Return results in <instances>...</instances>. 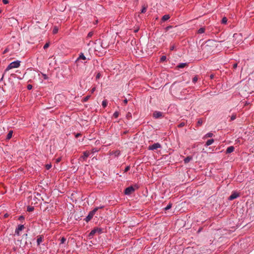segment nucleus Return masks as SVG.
<instances>
[{
  "mask_svg": "<svg viewBox=\"0 0 254 254\" xmlns=\"http://www.w3.org/2000/svg\"><path fill=\"white\" fill-rule=\"evenodd\" d=\"M7 215L6 214L4 215V217H7Z\"/></svg>",
  "mask_w": 254,
  "mask_h": 254,
  "instance_id": "4d7b16f0",
  "label": "nucleus"
},
{
  "mask_svg": "<svg viewBox=\"0 0 254 254\" xmlns=\"http://www.w3.org/2000/svg\"><path fill=\"white\" fill-rule=\"evenodd\" d=\"M90 98V95H87V96L84 97L82 99L83 102H87L89 99Z\"/></svg>",
  "mask_w": 254,
  "mask_h": 254,
  "instance_id": "4be33fe9",
  "label": "nucleus"
},
{
  "mask_svg": "<svg viewBox=\"0 0 254 254\" xmlns=\"http://www.w3.org/2000/svg\"><path fill=\"white\" fill-rule=\"evenodd\" d=\"M83 139H84L83 138L81 139V140H80V139H79V141H80V142H82V141H83Z\"/></svg>",
  "mask_w": 254,
  "mask_h": 254,
  "instance_id": "5fc2aeb1",
  "label": "nucleus"
},
{
  "mask_svg": "<svg viewBox=\"0 0 254 254\" xmlns=\"http://www.w3.org/2000/svg\"><path fill=\"white\" fill-rule=\"evenodd\" d=\"M49 45H50L49 43H46L43 47V49L44 50L46 49L47 48H48L49 47Z\"/></svg>",
  "mask_w": 254,
  "mask_h": 254,
  "instance_id": "473e14b6",
  "label": "nucleus"
},
{
  "mask_svg": "<svg viewBox=\"0 0 254 254\" xmlns=\"http://www.w3.org/2000/svg\"><path fill=\"white\" fill-rule=\"evenodd\" d=\"M42 74V75L43 77V78L45 79V80H48L49 79V77L45 73H41Z\"/></svg>",
  "mask_w": 254,
  "mask_h": 254,
  "instance_id": "cd10ccee",
  "label": "nucleus"
},
{
  "mask_svg": "<svg viewBox=\"0 0 254 254\" xmlns=\"http://www.w3.org/2000/svg\"><path fill=\"white\" fill-rule=\"evenodd\" d=\"M130 169V166H127L126 167V168L125 169V170H124V172H127Z\"/></svg>",
  "mask_w": 254,
  "mask_h": 254,
  "instance_id": "c9c22d12",
  "label": "nucleus"
},
{
  "mask_svg": "<svg viewBox=\"0 0 254 254\" xmlns=\"http://www.w3.org/2000/svg\"><path fill=\"white\" fill-rule=\"evenodd\" d=\"M148 7V5L147 4H143L142 6V8L141 9V13H144L146 12L147 9Z\"/></svg>",
  "mask_w": 254,
  "mask_h": 254,
  "instance_id": "ddd939ff",
  "label": "nucleus"
},
{
  "mask_svg": "<svg viewBox=\"0 0 254 254\" xmlns=\"http://www.w3.org/2000/svg\"><path fill=\"white\" fill-rule=\"evenodd\" d=\"M27 211H28V212H31V211H33V210H34V207H32V206H28V207H27Z\"/></svg>",
  "mask_w": 254,
  "mask_h": 254,
  "instance_id": "c756f323",
  "label": "nucleus"
},
{
  "mask_svg": "<svg viewBox=\"0 0 254 254\" xmlns=\"http://www.w3.org/2000/svg\"><path fill=\"white\" fill-rule=\"evenodd\" d=\"M20 65V61H13L11 63H10L6 67V68L5 69L4 72H6V71H8L9 70L14 68H17Z\"/></svg>",
  "mask_w": 254,
  "mask_h": 254,
  "instance_id": "f03ea898",
  "label": "nucleus"
},
{
  "mask_svg": "<svg viewBox=\"0 0 254 254\" xmlns=\"http://www.w3.org/2000/svg\"><path fill=\"white\" fill-rule=\"evenodd\" d=\"M32 85L31 84H28L27 86V88L28 90H31L32 88Z\"/></svg>",
  "mask_w": 254,
  "mask_h": 254,
  "instance_id": "4c0bfd02",
  "label": "nucleus"
},
{
  "mask_svg": "<svg viewBox=\"0 0 254 254\" xmlns=\"http://www.w3.org/2000/svg\"><path fill=\"white\" fill-rule=\"evenodd\" d=\"M187 63H180L178 65H177V67L179 68H184L185 66H186L187 65Z\"/></svg>",
  "mask_w": 254,
  "mask_h": 254,
  "instance_id": "a211bd4d",
  "label": "nucleus"
},
{
  "mask_svg": "<svg viewBox=\"0 0 254 254\" xmlns=\"http://www.w3.org/2000/svg\"><path fill=\"white\" fill-rule=\"evenodd\" d=\"M127 102H128V100L127 99V98H125L124 100H123V103L125 104H127Z\"/></svg>",
  "mask_w": 254,
  "mask_h": 254,
  "instance_id": "a18cd8bd",
  "label": "nucleus"
},
{
  "mask_svg": "<svg viewBox=\"0 0 254 254\" xmlns=\"http://www.w3.org/2000/svg\"><path fill=\"white\" fill-rule=\"evenodd\" d=\"M58 30H59V29H58V27L55 26L53 29V33L54 34H57L58 32Z\"/></svg>",
  "mask_w": 254,
  "mask_h": 254,
  "instance_id": "412c9836",
  "label": "nucleus"
},
{
  "mask_svg": "<svg viewBox=\"0 0 254 254\" xmlns=\"http://www.w3.org/2000/svg\"><path fill=\"white\" fill-rule=\"evenodd\" d=\"M81 134L80 133H76V134H75V137L76 138H77V137H78L79 136H81Z\"/></svg>",
  "mask_w": 254,
  "mask_h": 254,
  "instance_id": "c03bdc74",
  "label": "nucleus"
},
{
  "mask_svg": "<svg viewBox=\"0 0 254 254\" xmlns=\"http://www.w3.org/2000/svg\"><path fill=\"white\" fill-rule=\"evenodd\" d=\"M103 207H104V206L102 205L99 207H96L95 208H97V210H98L99 209H101V208H103Z\"/></svg>",
  "mask_w": 254,
  "mask_h": 254,
  "instance_id": "de8ad7c7",
  "label": "nucleus"
},
{
  "mask_svg": "<svg viewBox=\"0 0 254 254\" xmlns=\"http://www.w3.org/2000/svg\"><path fill=\"white\" fill-rule=\"evenodd\" d=\"M87 60H89V59H87L83 53H80L79 54L78 57L75 60L74 64L77 66H80L81 64L85 65L87 63Z\"/></svg>",
  "mask_w": 254,
  "mask_h": 254,
  "instance_id": "f257e3e1",
  "label": "nucleus"
},
{
  "mask_svg": "<svg viewBox=\"0 0 254 254\" xmlns=\"http://www.w3.org/2000/svg\"><path fill=\"white\" fill-rule=\"evenodd\" d=\"M97 208H94L93 210L90 211L89 213H88V215L84 219L85 221L86 222H89L93 217L94 215H95V214L97 212Z\"/></svg>",
  "mask_w": 254,
  "mask_h": 254,
  "instance_id": "423d86ee",
  "label": "nucleus"
},
{
  "mask_svg": "<svg viewBox=\"0 0 254 254\" xmlns=\"http://www.w3.org/2000/svg\"><path fill=\"white\" fill-rule=\"evenodd\" d=\"M175 45H171L170 48V51H173L175 49Z\"/></svg>",
  "mask_w": 254,
  "mask_h": 254,
  "instance_id": "58836bf2",
  "label": "nucleus"
},
{
  "mask_svg": "<svg viewBox=\"0 0 254 254\" xmlns=\"http://www.w3.org/2000/svg\"><path fill=\"white\" fill-rule=\"evenodd\" d=\"M235 148L233 146H230L227 147L226 150V154H229L234 151Z\"/></svg>",
  "mask_w": 254,
  "mask_h": 254,
  "instance_id": "9b49d317",
  "label": "nucleus"
},
{
  "mask_svg": "<svg viewBox=\"0 0 254 254\" xmlns=\"http://www.w3.org/2000/svg\"><path fill=\"white\" fill-rule=\"evenodd\" d=\"M184 160L185 161V164L188 163L190 161V160Z\"/></svg>",
  "mask_w": 254,
  "mask_h": 254,
  "instance_id": "09e8293b",
  "label": "nucleus"
},
{
  "mask_svg": "<svg viewBox=\"0 0 254 254\" xmlns=\"http://www.w3.org/2000/svg\"><path fill=\"white\" fill-rule=\"evenodd\" d=\"M83 155L82 156V157H83L82 159H85V158H87L88 157H92V159H95L96 158L95 156H94V157H92V156H90L91 153L88 151H84L83 152Z\"/></svg>",
  "mask_w": 254,
  "mask_h": 254,
  "instance_id": "9d476101",
  "label": "nucleus"
},
{
  "mask_svg": "<svg viewBox=\"0 0 254 254\" xmlns=\"http://www.w3.org/2000/svg\"><path fill=\"white\" fill-rule=\"evenodd\" d=\"M138 189V186L137 185H135L133 187L130 186L127 188L124 191V193L126 195H130L132 192H133L136 190Z\"/></svg>",
  "mask_w": 254,
  "mask_h": 254,
  "instance_id": "20e7f679",
  "label": "nucleus"
},
{
  "mask_svg": "<svg viewBox=\"0 0 254 254\" xmlns=\"http://www.w3.org/2000/svg\"><path fill=\"white\" fill-rule=\"evenodd\" d=\"M2 2L4 4H6L8 3L9 1L8 0H2Z\"/></svg>",
  "mask_w": 254,
  "mask_h": 254,
  "instance_id": "a19ab883",
  "label": "nucleus"
},
{
  "mask_svg": "<svg viewBox=\"0 0 254 254\" xmlns=\"http://www.w3.org/2000/svg\"><path fill=\"white\" fill-rule=\"evenodd\" d=\"M95 90H96V87H95L92 88L91 89V91H90L91 93H93L94 92V91H95Z\"/></svg>",
  "mask_w": 254,
  "mask_h": 254,
  "instance_id": "37998d69",
  "label": "nucleus"
},
{
  "mask_svg": "<svg viewBox=\"0 0 254 254\" xmlns=\"http://www.w3.org/2000/svg\"><path fill=\"white\" fill-rule=\"evenodd\" d=\"M24 219V217L23 216H20L19 218V220H21V219Z\"/></svg>",
  "mask_w": 254,
  "mask_h": 254,
  "instance_id": "603ef678",
  "label": "nucleus"
},
{
  "mask_svg": "<svg viewBox=\"0 0 254 254\" xmlns=\"http://www.w3.org/2000/svg\"><path fill=\"white\" fill-rule=\"evenodd\" d=\"M3 76H4V74H2L1 77L0 78V81H1L3 80Z\"/></svg>",
  "mask_w": 254,
  "mask_h": 254,
  "instance_id": "3c124183",
  "label": "nucleus"
},
{
  "mask_svg": "<svg viewBox=\"0 0 254 254\" xmlns=\"http://www.w3.org/2000/svg\"><path fill=\"white\" fill-rule=\"evenodd\" d=\"M205 31V27H201L199 29H198L197 33L198 34H203Z\"/></svg>",
  "mask_w": 254,
  "mask_h": 254,
  "instance_id": "dca6fc26",
  "label": "nucleus"
},
{
  "mask_svg": "<svg viewBox=\"0 0 254 254\" xmlns=\"http://www.w3.org/2000/svg\"><path fill=\"white\" fill-rule=\"evenodd\" d=\"M9 51V49L8 48H6L3 52V54H6L7 52H8Z\"/></svg>",
  "mask_w": 254,
  "mask_h": 254,
  "instance_id": "79ce46f5",
  "label": "nucleus"
},
{
  "mask_svg": "<svg viewBox=\"0 0 254 254\" xmlns=\"http://www.w3.org/2000/svg\"><path fill=\"white\" fill-rule=\"evenodd\" d=\"M43 238L42 236H39L37 239V244L38 246H39L41 243L43 241Z\"/></svg>",
  "mask_w": 254,
  "mask_h": 254,
  "instance_id": "4468645a",
  "label": "nucleus"
},
{
  "mask_svg": "<svg viewBox=\"0 0 254 254\" xmlns=\"http://www.w3.org/2000/svg\"><path fill=\"white\" fill-rule=\"evenodd\" d=\"M12 133H13V131L12 130H10L8 133H7V135H6V140H9L10 139L12 136Z\"/></svg>",
  "mask_w": 254,
  "mask_h": 254,
  "instance_id": "f3484780",
  "label": "nucleus"
},
{
  "mask_svg": "<svg viewBox=\"0 0 254 254\" xmlns=\"http://www.w3.org/2000/svg\"><path fill=\"white\" fill-rule=\"evenodd\" d=\"M93 33L92 32H90L88 33V35H87V37L88 38H90L92 36Z\"/></svg>",
  "mask_w": 254,
  "mask_h": 254,
  "instance_id": "f704fd0d",
  "label": "nucleus"
},
{
  "mask_svg": "<svg viewBox=\"0 0 254 254\" xmlns=\"http://www.w3.org/2000/svg\"><path fill=\"white\" fill-rule=\"evenodd\" d=\"M185 159H192V158H191V157L190 156H187Z\"/></svg>",
  "mask_w": 254,
  "mask_h": 254,
  "instance_id": "864d4df0",
  "label": "nucleus"
},
{
  "mask_svg": "<svg viewBox=\"0 0 254 254\" xmlns=\"http://www.w3.org/2000/svg\"><path fill=\"white\" fill-rule=\"evenodd\" d=\"M119 116V112L118 111H116L114 112V114H113V117L115 118H117Z\"/></svg>",
  "mask_w": 254,
  "mask_h": 254,
  "instance_id": "a878e982",
  "label": "nucleus"
},
{
  "mask_svg": "<svg viewBox=\"0 0 254 254\" xmlns=\"http://www.w3.org/2000/svg\"><path fill=\"white\" fill-rule=\"evenodd\" d=\"M202 123H203V121H202V119H199L197 122L196 126L199 127V126H201L202 124Z\"/></svg>",
  "mask_w": 254,
  "mask_h": 254,
  "instance_id": "aec40b11",
  "label": "nucleus"
},
{
  "mask_svg": "<svg viewBox=\"0 0 254 254\" xmlns=\"http://www.w3.org/2000/svg\"><path fill=\"white\" fill-rule=\"evenodd\" d=\"M239 196V194L236 192L234 191L232 192V193L231 194V195L229 197V200H232L235 198H237Z\"/></svg>",
  "mask_w": 254,
  "mask_h": 254,
  "instance_id": "6e6552de",
  "label": "nucleus"
},
{
  "mask_svg": "<svg viewBox=\"0 0 254 254\" xmlns=\"http://www.w3.org/2000/svg\"><path fill=\"white\" fill-rule=\"evenodd\" d=\"M57 160V162H60V161L61 160L58 159V160Z\"/></svg>",
  "mask_w": 254,
  "mask_h": 254,
  "instance_id": "6e6d98bb",
  "label": "nucleus"
},
{
  "mask_svg": "<svg viewBox=\"0 0 254 254\" xmlns=\"http://www.w3.org/2000/svg\"><path fill=\"white\" fill-rule=\"evenodd\" d=\"M213 135V134L212 132H208L205 134V136L207 137H211Z\"/></svg>",
  "mask_w": 254,
  "mask_h": 254,
  "instance_id": "393cba45",
  "label": "nucleus"
},
{
  "mask_svg": "<svg viewBox=\"0 0 254 254\" xmlns=\"http://www.w3.org/2000/svg\"><path fill=\"white\" fill-rule=\"evenodd\" d=\"M227 22V18L226 17H224L221 20L222 24H226Z\"/></svg>",
  "mask_w": 254,
  "mask_h": 254,
  "instance_id": "5701e85b",
  "label": "nucleus"
},
{
  "mask_svg": "<svg viewBox=\"0 0 254 254\" xmlns=\"http://www.w3.org/2000/svg\"><path fill=\"white\" fill-rule=\"evenodd\" d=\"M24 227L23 225H19L15 229V234L19 236L20 235V232L22 231L24 229Z\"/></svg>",
  "mask_w": 254,
  "mask_h": 254,
  "instance_id": "0eeeda50",
  "label": "nucleus"
},
{
  "mask_svg": "<svg viewBox=\"0 0 254 254\" xmlns=\"http://www.w3.org/2000/svg\"><path fill=\"white\" fill-rule=\"evenodd\" d=\"M101 233H102V229L98 227L95 228L92 230L90 232L88 235V237L89 238H92L96 233L100 234Z\"/></svg>",
  "mask_w": 254,
  "mask_h": 254,
  "instance_id": "39448f33",
  "label": "nucleus"
},
{
  "mask_svg": "<svg viewBox=\"0 0 254 254\" xmlns=\"http://www.w3.org/2000/svg\"><path fill=\"white\" fill-rule=\"evenodd\" d=\"M198 80V77H197V75H195V76H194L192 79V81L193 83H195Z\"/></svg>",
  "mask_w": 254,
  "mask_h": 254,
  "instance_id": "b1692460",
  "label": "nucleus"
},
{
  "mask_svg": "<svg viewBox=\"0 0 254 254\" xmlns=\"http://www.w3.org/2000/svg\"><path fill=\"white\" fill-rule=\"evenodd\" d=\"M236 114H233L231 117V121H234L236 119Z\"/></svg>",
  "mask_w": 254,
  "mask_h": 254,
  "instance_id": "c85d7f7f",
  "label": "nucleus"
},
{
  "mask_svg": "<svg viewBox=\"0 0 254 254\" xmlns=\"http://www.w3.org/2000/svg\"><path fill=\"white\" fill-rule=\"evenodd\" d=\"M214 141L213 139H208L205 143V146L206 147H208V146L211 145Z\"/></svg>",
  "mask_w": 254,
  "mask_h": 254,
  "instance_id": "f8f14e48",
  "label": "nucleus"
},
{
  "mask_svg": "<svg viewBox=\"0 0 254 254\" xmlns=\"http://www.w3.org/2000/svg\"><path fill=\"white\" fill-rule=\"evenodd\" d=\"M1 13V10H0V13Z\"/></svg>",
  "mask_w": 254,
  "mask_h": 254,
  "instance_id": "13d9d810",
  "label": "nucleus"
},
{
  "mask_svg": "<svg viewBox=\"0 0 254 254\" xmlns=\"http://www.w3.org/2000/svg\"><path fill=\"white\" fill-rule=\"evenodd\" d=\"M108 102L106 100H104L102 101V105L104 108H105L107 106Z\"/></svg>",
  "mask_w": 254,
  "mask_h": 254,
  "instance_id": "6ab92c4d",
  "label": "nucleus"
},
{
  "mask_svg": "<svg viewBox=\"0 0 254 254\" xmlns=\"http://www.w3.org/2000/svg\"><path fill=\"white\" fill-rule=\"evenodd\" d=\"M172 207V204L171 203L168 204L166 207L165 208V210H169Z\"/></svg>",
  "mask_w": 254,
  "mask_h": 254,
  "instance_id": "2f4dec72",
  "label": "nucleus"
},
{
  "mask_svg": "<svg viewBox=\"0 0 254 254\" xmlns=\"http://www.w3.org/2000/svg\"><path fill=\"white\" fill-rule=\"evenodd\" d=\"M185 126V122H181L178 125V127L179 128Z\"/></svg>",
  "mask_w": 254,
  "mask_h": 254,
  "instance_id": "bb28decb",
  "label": "nucleus"
},
{
  "mask_svg": "<svg viewBox=\"0 0 254 254\" xmlns=\"http://www.w3.org/2000/svg\"><path fill=\"white\" fill-rule=\"evenodd\" d=\"M101 76V75L100 73H98L96 76V79H99Z\"/></svg>",
  "mask_w": 254,
  "mask_h": 254,
  "instance_id": "e433bc0d",
  "label": "nucleus"
},
{
  "mask_svg": "<svg viewBox=\"0 0 254 254\" xmlns=\"http://www.w3.org/2000/svg\"><path fill=\"white\" fill-rule=\"evenodd\" d=\"M170 18V16L169 14H165L163 15L162 17V21H165L168 20Z\"/></svg>",
  "mask_w": 254,
  "mask_h": 254,
  "instance_id": "2eb2a0df",
  "label": "nucleus"
},
{
  "mask_svg": "<svg viewBox=\"0 0 254 254\" xmlns=\"http://www.w3.org/2000/svg\"><path fill=\"white\" fill-rule=\"evenodd\" d=\"M153 117L155 119H158L162 117V113L160 111H155L153 114Z\"/></svg>",
  "mask_w": 254,
  "mask_h": 254,
  "instance_id": "1a4fd4ad",
  "label": "nucleus"
},
{
  "mask_svg": "<svg viewBox=\"0 0 254 254\" xmlns=\"http://www.w3.org/2000/svg\"><path fill=\"white\" fill-rule=\"evenodd\" d=\"M166 60V57L165 56H162L160 58L161 62H164Z\"/></svg>",
  "mask_w": 254,
  "mask_h": 254,
  "instance_id": "7c9ffc66",
  "label": "nucleus"
},
{
  "mask_svg": "<svg viewBox=\"0 0 254 254\" xmlns=\"http://www.w3.org/2000/svg\"><path fill=\"white\" fill-rule=\"evenodd\" d=\"M209 77L211 79H212L214 78V74H211L210 75H209Z\"/></svg>",
  "mask_w": 254,
  "mask_h": 254,
  "instance_id": "49530a36",
  "label": "nucleus"
},
{
  "mask_svg": "<svg viewBox=\"0 0 254 254\" xmlns=\"http://www.w3.org/2000/svg\"><path fill=\"white\" fill-rule=\"evenodd\" d=\"M66 241V239L64 237H63L61 240V244H64Z\"/></svg>",
  "mask_w": 254,
  "mask_h": 254,
  "instance_id": "72a5a7b5",
  "label": "nucleus"
},
{
  "mask_svg": "<svg viewBox=\"0 0 254 254\" xmlns=\"http://www.w3.org/2000/svg\"><path fill=\"white\" fill-rule=\"evenodd\" d=\"M52 167V165L51 164H47L46 166V169L49 170Z\"/></svg>",
  "mask_w": 254,
  "mask_h": 254,
  "instance_id": "ea45409f",
  "label": "nucleus"
},
{
  "mask_svg": "<svg viewBox=\"0 0 254 254\" xmlns=\"http://www.w3.org/2000/svg\"><path fill=\"white\" fill-rule=\"evenodd\" d=\"M237 67V64H233V67L236 68Z\"/></svg>",
  "mask_w": 254,
  "mask_h": 254,
  "instance_id": "8fccbe9b",
  "label": "nucleus"
},
{
  "mask_svg": "<svg viewBox=\"0 0 254 254\" xmlns=\"http://www.w3.org/2000/svg\"><path fill=\"white\" fill-rule=\"evenodd\" d=\"M162 147L161 144L159 142H156L152 144L149 145L147 149L149 150L154 151H158L159 149H162Z\"/></svg>",
  "mask_w": 254,
  "mask_h": 254,
  "instance_id": "7ed1b4c3",
  "label": "nucleus"
}]
</instances>
